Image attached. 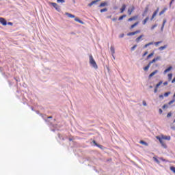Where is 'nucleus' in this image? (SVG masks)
<instances>
[{
    "instance_id": "f257e3e1",
    "label": "nucleus",
    "mask_w": 175,
    "mask_h": 175,
    "mask_svg": "<svg viewBox=\"0 0 175 175\" xmlns=\"http://www.w3.org/2000/svg\"><path fill=\"white\" fill-rule=\"evenodd\" d=\"M156 139H157V140H159V144H161V146L163 148H166V144L164 142H163V140L170 141V140H171V137L161 135V137L156 136Z\"/></svg>"
},
{
    "instance_id": "f03ea898",
    "label": "nucleus",
    "mask_w": 175,
    "mask_h": 175,
    "mask_svg": "<svg viewBox=\"0 0 175 175\" xmlns=\"http://www.w3.org/2000/svg\"><path fill=\"white\" fill-rule=\"evenodd\" d=\"M90 64L92 65V68L95 69L98 68V66L96 64V62H95L92 55H90Z\"/></svg>"
},
{
    "instance_id": "7ed1b4c3",
    "label": "nucleus",
    "mask_w": 175,
    "mask_h": 175,
    "mask_svg": "<svg viewBox=\"0 0 175 175\" xmlns=\"http://www.w3.org/2000/svg\"><path fill=\"white\" fill-rule=\"evenodd\" d=\"M161 43H162V41H159V42H154H154H150L148 44H145V46H144V48H147L150 46L153 45L154 44H155V46H158Z\"/></svg>"
},
{
    "instance_id": "20e7f679",
    "label": "nucleus",
    "mask_w": 175,
    "mask_h": 175,
    "mask_svg": "<svg viewBox=\"0 0 175 175\" xmlns=\"http://www.w3.org/2000/svg\"><path fill=\"white\" fill-rule=\"evenodd\" d=\"M139 33H141V31L137 30L136 31L127 33V36H133Z\"/></svg>"
},
{
    "instance_id": "39448f33",
    "label": "nucleus",
    "mask_w": 175,
    "mask_h": 175,
    "mask_svg": "<svg viewBox=\"0 0 175 175\" xmlns=\"http://www.w3.org/2000/svg\"><path fill=\"white\" fill-rule=\"evenodd\" d=\"M51 5H53V7L57 10L59 11V5L57 4L56 3H51Z\"/></svg>"
},
{
    "instance_id": "423d86ee",
    "label": "nucleus",
    "mask_w": 175,
    "mask_h": 175,
    "mask_svg": "<svg viewBox=\"0 0 175 175\" xmlns=\"http://www.w3.org/2000/svg\"><path fill=\"white\" fill-rule=\"evenodd\" d=\"M0 23H1L2 25H3V26H6L7 25L6 20L5 18H2V17L0 18Z\"/></svg>"
},
{
    "instance_id": "0eeeda50",
    "label": "nucleus",
    "mask_w": 175,
    "mask_h": 175,
    "mask_svg": "<svg viewBox=\"0 0 175 175\" xmlns=\"http://www.w3.org/2000/svg\"><path fill=\"white\" fill-rule=\"evenodd\" d=\"M159 59H161V57H159V56L157 57H156V58H154L153 60H152L151 62H150L148 63V65H151V64H152L153 63L157 62V61L159 60Z\"/></svg>"
},
{
    "instance_id": "6e6552de",
    "label": "nucleus",
    "mask_w": 175,
    "mask_h": 175,
    "mask_svg": "<svg viewBox=\"0 0 175 175\" xmlns=\"http://www.w3.org/2000/svg\"><path fill=\"white\" fill-rule=\"evenodd\" d=\"M157 13H159V8H157L155 12H154L153 15L150 18V21H152L155 16H157Z\"/></svg>"
},
{
    "instance_id": "1a4fd4ad",
    "label": "nucleus",
    "mask_w": 175,
    "mask_h": 175,
    "mask_svg": "<svg viewBox=\"0 0 175 175\" xmlns=\"http://www.w3.org/2000/svg\"><path fill=\"white\" fill-rule=\"evenodd\" d=\"M138 18H139V16H135L129 18V20H127V21L132 22L133 21L137 20Z\"/></svg>"
},
{
    "instance_id": "9d476101",
    "label": "nucleus",
    "mask_w": 175,
    "mask_h": 175,
    "mask_svg": "<svg viewBox=\"0 0 175 175\" xmlns=\"http://www.w3.org/2000/svg\"><path fill=\"white\" fill-rule=\"evenodd\" d=\"M135 10V8H134L133 6L131 7V9H129V10L127 11V12L129 13V16L132 15V12Z\"/></svg>"
},
{
    "instance_id": "9b49d317",
    "label": "nucleus",
    "mask_w": 175,
    "mask_h": 175,
    "mask_svg": "<svg viewBox=\"0 0 175 175\" xmlns=\"http://www.w3.org/2000/svg\"><path fill=\"white\" fill-rule=\"evenodd\" d=\"M159 72V70H156L155 71H154L153 72L150 73V75L148 76V78H152L153 77L154 75H157V73Z\"/></svg>"
},
{
    "instance_id": "f8f14e48",
    "label": "nucleus",
    "mask_w": 175,
    "mask_h": 175,
    "mask_svg": "<svg viewBox=\"0 0 175 175\" xmlns=\"http://www.w3.org/2000/svg\"><path fill=\"white\" fill-rule=\"evenodd\" d=\"M126 9V5L125 4H123V5L122 6V8H120V13H123Z\"/></svg>"
},
{
    "instance_id": "ddd939ff",
    "label": "nucleus",
    "mask_w": 175,
    "mask_h": 175,
    "mask_svg": "<svg viewBox=\"0 0 175 175\" xmlns=\"http://www.w3.org/2000/svg\"><path fill=\"white\" fill-rule=\"evenodd\" d=\"M143 37H144V35L139 36L137 38H136L135 42H137V43H139V40H141V39L143 38Z\"/></svg>"
},
{
    "instance_id": "4468645a",
    "label": "nucleus",
    "mask_w": 175,
    "mask_h": 175,
    "mask_svg": "<svg viewBox=\"0 0 175 175\" xmlns=\"http://www.w3.org/2000/svg\"><path fill=\"white\" fill-rule=\"evenodd\" d=\"M172 66L168 67L167 68H166V70H164V74L169 72L170 71L172 70Z\"/></svg>"
},
{
    "instance_id": "2eb2a0df",
    "label": "nucleus",
    "mask_w": 175,
    "mask_h": 175,
    "mask_svg": "<svg viewBox=\"0 0 175 175\" xmlns=\"http://www.w3.org/2000/svg\"><path fill=\"white\" fill-rule=\"evenodd\" d=\"M75 21H76V22H78V23H81V24H84V22H83L82 21H81L79 18H78L77 17H76V18H75Z\"/></svg>"
},
{
    "instance_id": "dca6fc26",
    "label": "nucleus",
    "mask_w": 175,
    "mask_h": 175,
    "mask_svg": "<svg viewBox=\"0 0 175 175\" xmlns=\"http://www.w3.org/2000/svg\"><path fill=\"white\" fill-rule=\"evenodd\" d=\"M139 25V22H136L134 24L131 25V29H133L134 27H135L136 26H137Z\"/></svg>"
},
{
    "instance_id": "f3484780",
    "label": "nucleus",
    "mask_w": 175,
    "mask_h": 175,
    "mask_svg": "<svg viewBox=\"0 0 175 175\" xmlns=\"http://www.w3.org/2000/svg\"><path fill=\"white\" fill-rule=\"evenodd\" d=\"M66 16H68L69 18H75L74 15H72V14H69V13H66Z\"/></svg>"
},
{
    "instance_id": "a211bd4d",
    "label": "nucleus",
    "mask_w": 175,
    "mask_h": 175,
    "mask_svg": "<svg viewBox=\"0 0 175 175\" xmlns=\"http://www.w3.org/2000/svg\"><path fill=\"white\" fill-rule=\"evenodd\" d=\"M150 67V64H147L146 66L144 67V70L147 71Z\"/></svg>"
},
{
    "instance_id": "6ab92c4d",
    "label": "nucleus",
    "mask_w": 175,
    "mask_h": 175,
    "mask_svg": "<svg viewBox=\"0 0 175 175\" xmlns=\"http://www.w3.org/2000/svg\"><path fill=\"white\" fill-rule=\"evenodd\" d=\"M162 83H163V81H159V83L156 84L155 88H156V89H158L159 87L161 85H162Z\"/></svg>"
},
{
    "instance_id": "aec40b11",
    "label": "nucleus",
    "mask_w": 175,
    "mask_h": 175,
    "mask_svg": "<svg viewBox=\"0 0 175 175\" xmlns=\"http://www.w3.org/2000/svg\"><path fill=\"white\" fill-rule=\"evenodd\" d=\"M107 5V3L106 2L101 3L100 5H99V7L103 8Z\"/></svg>"
},
{
    "instance_id": "412c9836",
    "label": "nucleus",
    "mask_w": 175,
    "mask_h": 175,
    "mask_svg": "<svg viewBox=\"0 0 175 175\" xmlns=\"http://www.w3.org/2000/svg\"><path fill=\"white\" fill-rule=\"evenodd\" d=\"M111 55H114L115 53L114 46H111Z\"/></svg>"
},
{
    "instance_id": "4be33fe9",
    "label": "nucleus",
    "mask_w": 175,
    "mask_h": 175,
    "mask_svg": "<svg viewBox=\"0 0 175 175\" xmlns=\"http://www.w3.org/2000/svg\"><path fill=\"white\" fill-rule=\"evenodd\" d=\"M167 10L166 8H165L164 10H161V12H159V16H162V14H163L164 13H165V11Z\"/></svg>"
},
{
    "instance_id": "5701e85b",
    "label": "nucleus",
    "mask_w": 175,
    "mask_h": 175,
    "mask_svg": "<svg viewBox=\"0 0 175 175\" xmlns=\"http://www.w3.org/2000/svg\"><path fill=\"white\" fill-rule=\"evenodd\" d=\"M149 18L146 17V18L144 19L143 21V25H145L147 23V21H148Z\"/></svg>"
},
{
    "instance_id": "b1692460",
    "label": "nucleus",
    "mask_w": 175,
    "mask_h": 175,
    "mask_svg": "<svg viewBox=\"0 0 175 175\" xmlns=\"http://www.w3.org/2000/svg\"><path fill=\"white\" fill-rule=\"evenodd\" d=\"M139 144L144 145V146H148V144L144 141H139Z\"/></svg>"
},
{
    "instance_id": "393cba45",
    "label": "nucleus",
    "mask_w": 175,
    "mask_h": 175,
    "mask_svg": "<svg viewBox=\"0 0 175 175\" xmlns=\"http://www.w3.org/2000/svg\"><path fill=\"white\" fill-rule=\"evenodd\" d=\"M167 77H168V81H171L172 77V73L168 74Z\"/></svg>"
},
{
    "instance_id": "a878e982",
    "label": "nucleus",
    "mask_w": 175,
    "mask_h": 175,
    "mask_svg": "<svg viewBox=\"0 0 175 175\" xmlns=\"http://www.w3.org/2000/svg\"><path fill=\"white\" fill-rule=\"evenodd\" d=\"M125 17H126V15L124 14L123 16H120V18H118V21H122Z\"/></svg>"
},
{
    "instance_id": "bb28decb",
    "label": "nucleus",
    "mask_w": 175,
    "mask_h": 175,
    "mask_svg": "<svg viewBox=\"0 0 175 175\" xmlns=\"http://www.w3.org/2000/svg\"><path fill=\"white\" fill-rule=\"evenodd\" d=\"M166 47H167L166 45L161 46V47L159 48V50H161V51L165 50L166 49Z\"/></svg>"
},
{
    "instance_id": "cd10ccee",
    "label": "nucleus",
    "mask_w": 175,
    "mask_h": 175,
    "mask_svg": "<svg viewBox=\"0 0 175 175\" xmlns=\"http://www.w3.org/2000/svg\"><path fill=\"white\" fill-rule=\"evenodd\" d=\"M165 23H166V20L163 21V25H161V29H163L164 28Z\"/></svg>"
},
{
    "instance_id": "c85d7f7f",
    "label": "nucleus",
    "mask_w": 175,
    "mask_h": 175,
    "mask_svg": "<svg viewBox=\"0 0 175 175\" xmlns=\"http://www.w3.org/2000/svg\"><path fill=\"white\" fill-rule=\"evenodd\" d=\"M170 94H171V92H165L163 96L167 97V96H169Z\"/></svg>"
},
{
    "instance_id": "c756f323",
    "label": "nucleus",
    "mask_w": 175,
    "mask_h": 175,
    "mask_svg": "<svg viewBox=\"0 0 175 175\" xmlns=\"http://www.w3.org/2000/svg\"><path fill=\"white\" fill-rule=\"evenodd\" d=\"M137 47V45L135 44L134 46H133L131 49V51H133L134 50H135V48Z\"/></svg>"
},
{
    "instance_id": "7c9ffc66",
    "label": "nucleus",
    "mask_w": 175,
    "mask_h": 175,
    "mask_svg": "<svg viewBox=\"0 0 175 175\" xmlns=\"http://www.w3.org/2000/svg\"><path fill=\"white\" fill-rule=\"evenodd\" d=\"M153 55H154V53H150V55H148V56H147V59H148L150 57H153Z\"/></svg>"
},
{
    "instance_id": "2f4dec72",
    "label": "nucleus",
    "mask_w": 175,
    "mask_h": 175,
    "mask_svg": "<svg viewBox=\"0 0 175 175\" xmlns=\"http://www.w3.org/2000/svg\"><path fill=\"white\" fill-rule=\"evenodd\" d=\"M170 170H171V171L173 172L174 174H175V167H170Z\"/></svg>"
},
{
    "instance_id": "473e14b6",
    "label": "nucleus",
    "mask_w": 175,
    "mask_h": 175,
    "mask_svg": "<svg viewBox=\"0 0 175 175\" xmlns=\"http://www.w3.org/2000/svg\"><path fill=\"white\" fill-rule=\"evenodd\" d=\"M57 3H65V0H57Z\"/></svg>"
},
{
    "instance_id": "72a5a7b5",
    "label": "nucleus",
    "mask_w": 175,
    "mask_h": 175,
    "mask_svg": "<svg viewBox=\"0 0 175 175\" xmlns=\"http://www.w3.org/2000/svg\"><path fill=\"white\" fill-rule=\"evenodd\" d=\"M106 12H107V9H106V8L100 10V13Z\"/></svg>"
},
{
    "instance_id": "f704fd0d",
    "label": "nucleus",
    "mask_w": 175,
    "mask_h": 175,
    "mask_svg": "<svg viewBox=\"0 0 175 175\" xmlns=\"http://www.w3.org/2000/svg\"><path fill=\"white\" fill-rule=\"evenodd\" d=\"M175 100H172L171 101H170L168 103V105H171L172 104L174 103Z\"/></svg>"
},
{
    "instance_id": "c9c22d12",
    "label": "nucleus",
    "mask_w": 175,
    "mask_h": 175,
    "mask_svg": "<svg viewBox=\"0 0 175 175\" xmlns=\"http://www.w3.org/2000/svg\"><path fill=\"white\" fill-rule=\"evenodd\" d=\"M157 25H153L152 27H150V29L153 30L155 27H157Z\"/></svg>"
},
{
    "instance_id": "e433bc0d",
    "label": "nucleus",
    "mask_w": 175,
    "mask_h": 175,
    "mask_svg": "<svg viewBox=\"0 0 175 175\" xmlns=\"http://www.w3.org/2000/svg\"><path fill=\"white\" fill-rule=\"evenodd\" d=\"M92 144H95L96 146L99 147L96 141H92Z\"/></svg>"
},
{
    "instance_id": "4c0bfd02",
    "label": "nucleus",
    "mask_w": 175,
    "mask_h": 175,
    "mask_svg": "<svg viewBox=\"0 0 175 175\" xmlns=\"http://www.w3.org/2000/svg\"><path fill=\"white\" fill-rule=\"evenodd\" d=\"M163 85H167L169 83L167 81H165L164 83H162Z\"/></svg>"
},
{
    "instance_id": "58836bf2",
    "label": "nucleus",
    "mask_w": 175,
    "mask_h": 175,
    "mask_svg": "<svg viewBox=\"0 0 175 175\" xmlns=\"http://www.w3.org/2000/svg\"><path fill=\"white\" fill-rule=\"evenodd\" d=\"M166 108H167V105H163V107H162L163 109H166Z\"/></svg>"
},
{
    "instance_id": "ea45409f",
    "label": "nucleus",
    "mask_w": 175,
    "mask_h": 175,
    "mask_svg": "<svg viewBox=\"0 0 175 175\" xmlns=\"http://www.w3.org/2000/svg\"><path fill=\"white\" fill-rule=\"evenodd\" d=\"M159 114H162L163 111H162V109H159Z\"/></svg>"
},
{
    "instance_id": "a19ab883",
    "label": "nucleus",
    "mask_w": 175,
    "mask_h": 175,
    "mask_svg": "<svg viewBox=\"0 0 175 175\" xmlns=\"http://www.w3.org/2000/svg\"><path fill=\"white\" fill-rule=\"evenodd\" d=\"M163 97H164V96H163V95H159V98H161V99H163Z\"/></svg>"
},
{
    "instance_id": "79ce46f5",
    "label": "nucleus",
    "mask_w": 175,
    "mask_h": 175,
    "mask_svg": "<svg viewBox=\"0 0 175 175\" xmlns=\"http://www.w3.org/2000/svg\"><path fill=\"white\" fill-rule=\"evenodd\" d=\"M143 105L144 107H146L147 104H146V101H143Z\"/></svg>"
},
{
    "instance_id": "37998d69",
    "label": "nucleus",
    "mask_w": 175,
    "mask_h": 175,
    "mask_svg": "<svg viewBox=\"0 0 175 175\" xmlns=\"http://www.w3.org/2000/svg\"><path fill=\"white\" fill-rule=\"evenodd\" d=\"M154 161H155L157 163H159V159H157L156 157H154Z\"/></svg>"
},
{
    "instance_id": "c03bdc74",
    "label": "nucleus",
    "mask_w": 175,
    "mask_h": 175,
    "mask_svg": "<svg viewBox=\"0 0 175 175\" xmlns=\"http://www.w3.org/2000/svg\"><path fill=\"white\" fill-rule=\"evenodd\" d=\"M172 116V113H167V118H170V117H171Z\"/></svg>"
},
{
    "instance_id": "a18cd8bd",
    "label": "nucleus",
    "mask_w": 175,
    "mask_h": 175,
    "mask_svg": "<svg viewBox=\"0 0 175 175\" xmlns=\"http://www.w3.org/2000/svg\"><path fill=\"white\" fill-rule=\"evenodd\" d=\"M123 37H124V33L120 34V38H123Z\"/></svg>"
},
{
    "instance_id": "49530a36",
    "label": "nucleus",
    "mask_w": 175,
    "mask_h": 175,
    "mask_svg": "<svg viewBox=\"0 0 175 175\" xmlns=\"http://www.w3.org/2000/svg\"><path fill=\"white\" fill-rule=\"evenodd\" d=\"M147 53H148V52L146 51V52H145V53H144V54H143V57H145L146 55H147Z\"/></svg>"
},
{
    "instance_id": "de8ad7c7",
    "label": "nucleus",
    "mask_w": 175,
    "mask_h": 175,
    "mask_svg": "<svg viewBox=\"0 0 175 175\" xmlns=\"http://www.w3.org/2000/svg\"><path fill=\"white\" fill-rule=\"evenodd\" d=\"M175 83V77H174L173 80H172V83Z\"/></svg>"
},
{
    "instance_id": "09e8293b",
    "label": "nucleus",
    "mask_w": 175,
    "mask_h": 175,
    "mask_svg": "<svg viewBox=\"0 0 175 175\" xmlns=\"http://www.w3.org/2000/svg\"><path fill=\"white\" fill-rule=\"evenodd\" d=\"M154 93H157V88H155V89L154 90Z\"/></svg>"
},
{
    "instance_id": "8fccbe9b",
    "label": "nucleus",
    "mask_w": 175,
    "mask_h": 175,
    "mask_svg": "<svg viewBox=\"0 0 175 175\" xmlns=\"http://www.w3.org/2000/svg\"><path fill=\"white\" fill-rule=\"evenodd\" d=\"M174 1V0H172L171 2L170 3V5H172V3H173Z\"/></svg>"
},
{
    "instance_id": "3c124183",
    "label": "nucleus",
    "mask_w": 175,
    "mask_h": 175,
    "mask_svg": "<svg viewBox=\"0 0 175 175\" xmlns=\"http://www.w3.org/2000/svg\"><path fill=\"white\" fill-rule=\"evenodd\" d=\"M116 20H117L116 18H113L111 19V21H116Z\"/></svg>"
},
{
    "instance_id": "603ef678",
    "label": "nucleus",
    "mask_w": 175,
    "mask_h": 175,
    "mask_svg": "<svg viewBox=\"0 0 175 175\" xmlns=\"http://www.w3.org/2000/svg\"><path fill=\"white\" fill-rule=\"evenodd\" d=\"M8 25H12V23L9 22V23H8Z\"/></svg>"
},
{
    "instance_id": "864d4df0",
    "label": "nucleus",
    "mask_w": 175,
    "mask_h": 175,
    "mask_svg": "<svg viewBox=\"0 0 175 175\" xmlns=\"http://www.w3.org/2000/svg\"><path fill=\"white\" fill-rule=\"evenodd\" d=\"M47 118H48V119H51V118H53V117H52V116H49V117H48Z\"/></svg>"
},
{
    "instance_id": "5fc2aeb1",
    "label": "nucleus",
    "mask_w": 175,
    "mask_h": 175,
    "mask_svg": "<svg viewBox=\"0 0 175 175\" xmlns=\"http://www.w3.org/2000/svg\"><path fill=\"white\" fill-rule=\"evenodd\" d=\"M150 88H153V87L152 85L150 86Z\"/></svg>"
},
{
    "instance_id": "6e6d98bb",
    "label": "nucleus",
    "mask_w": 175,
    "mask_h": 175,
    "mask_svg": "<svg viewBox=\"0 0 175 175\" xmlns=\"http://www.w3.org/2000/svg\"><path fill=\"white\" fill-rule=\"evenodd\" d=\"M174 98H175V93H174V96H173Z\"/></svg>"
},
{
    "instance_id": "4d7b16f0",
    "label": "nucleus",
    "mask_w": 175,
    "mask_h": 175,
    "mask_svg": "<svg viewBox=\"0 0 175 175\" xmlns=\"http://www.w3.org/2000/svg\"><path fill=\"white\" fill-rule=\"evenodd\" d=\"M147 12V9L145 10V13H146Z\"/></svg>"
},
{
    "instance_id": "13d9d810",
    "label": "nucleus",
    "mask_w": 175,
    "mask_h": 175,
    "mask_svg": "<svg viewBox=\"0 0 175 175\" xmlns=\"http://www.w3.org/2000/svg\"><path fill=\"white\" fill-rule=\"evenodd\" d=\"M173 122L175 123V119H174V122Z\"/></svg>"
}]
</instances>
